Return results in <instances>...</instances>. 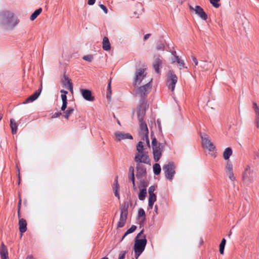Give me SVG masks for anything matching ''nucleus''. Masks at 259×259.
Returning a JSON list of instances; mask_svg holds the SVG:
<instances>
[{"instance_id": "nucleus-28", "label": "nucleus", "mask_w": 259, "mask_h": 259, "mask_svg": "<svg viewBox=\"0 0 259 259\" xmlns=\"http://www.w3.org/2000/svg\"><path fill=\"white\" fill-rule=\"evenodd\" d=\"M113 189L115 196L116 197H117L118 199H119L120 196H119V193L118 192V191L119 190V185L118 183L117 177L116 178V179L115 180V184H114Z\"/></svg>"}, {"instance_id": "nucleus-51", "label": "nucleus", "mask_w": 259, "mask_h": 259, "mask_svg": "<svg viewBox=\"0 0 259 259\" xmlns=\"http://www.w3.org/2000/svg\"><path fill=\"white\" fill-rule=\"evenodd\" d=\"M192 60H193V62H194V64H195V66H194V67L195 68V67H196V66H197V65H198V60H197V59L195 57H194V56H192Z\"/></svg>"}, {"instance_id": "nucleus-26", "label": "nucleus", "mask_w": 259, "mask_h": 259, "mask_svg": "<svg viewBox=\"0 0 259 259\" xmlns=\"http://www.w3.org/2000/svg\"><path fill=\"white\" fill-rule=\"evenodd\" d=\"M103 49L105 51H109L110 50L111 46L109 39L107 37L105 36L103 39Z\"/></svg>"}, {"instance_id": "nucleus-37", "label": "nucleus", "mask_w": 259, "mask_h": 259, "mask_svg": "<svg viewBox=\"0 0 259 259\" xmlns=\"http://www.w3.org/2000/svg\"><path fill=\"white\" fill-rule=\"evenodd\" d=\"M146 148H144L143 143L142 142H139L137 146V153L142 152L146 151Z\"/></svg>"}, {"instance_id": "nucleus-22", "label": "nucleus", "mask_w": 259, "mask_h": 259, "mask_svg": "<svg viewBox=\"0 0 259 259\" xmlns=\"http://www.w3.org/2000/svg\"><path fill=\"white\" fill-rule=\"evenodd\" d=\"M61 93H62L61 95V99L62 100V105L61 107V110L64 111L66 108H67V99L66 94H68V92L63 90H62L61 91Z\"/></svg>"}, {"instance_id": "nucleus-16", "label": "nucleus", "mask_w": 259, "mask_h": 259, "mask_svg": "<svg viewBox=\"0 0 259 259\" xmlns=\"http://www.w3.org/2000/svg\"><path fill=\"white\" fill-rule=\"evenodd\" d=\"M136 169V176L138 178H141L146 175V168L145 166L142 163H137Z\"/></svg>"}, {"instance_id": "nucleus-27", "label": "nucleus", "mask_w": 259, "mask_h": 259, "mask_svg": "<svg viewBox=\"0 0 259 259\" xmlns=\"http://www.w3.org/2000/svg\"><path fill=\"white\" fill-rule=\"evenodd\" d=\"M10 127L12 130V133L13 134H16L17 132L18 125L15 121V119L13 118H11L10 119Z\"/></svg>"}, {"instance_id": "nucleus-40", "label": "nucleus", "mask_w": 259, "mask_h": 259, "mask_svg": "<svg viewBox=\"0 0 259 259\" xmlns=\"http://www.w3.org/2000/svg\"><path fill=\"white\" fill-rule=\"evenodd\" d=\"M226 172L233 171V165L230 161H228L226 165Z\"/></svg>"}, {"instance_id": "nucleus-24", "label": "nucleus", "mask_w": 259, "mask_h": 259, "mask_svg": "<svg viewBox=\"0 0 259 259\" xmlns=\"http://www.w3.org/2000/svg\"><path fill=\"white\" fill-rule=\"evenodd\" d=\"M63 82L65 88H66L68 90H69L70 91H73L72 83L71 82V80L68 77L64 76Z\"/></svg>"}, {"instance_id": "nucleus-12", "label": "nucleus", "mask_w": 259, "mask_h": 259, "mask_svg": "<svg viewBox=\"0 0 259 259\" xmlns=\"http://www.w3.org/2000/svg\"><path fill=\"white\" fill-rule=\"evenodd\" d=\"M164 146V145L163 144L158 143L157 146L153 147V148H152L153 157L155 161H158L161 158Z\"/></svg>"}, {"instance_id": "nucleus-9", "label": "nucleus", "mask_w": 259, "mask_h": 259, "mask_svg": "<svg viewBox=\"0 0 259 259\" xmlns=\"http://www.w3.org/2000/svg\"><path fill=\"white\" fill-rule=\"evenodd\" d=\"M148 108V105L147 102L142 99L139 106L138 107L137 114L139 120L143 119L144 116L145 114L146 109Z\"/></svg>"}, {"instance_id": "nucleus-53", "label": "nucleus", "mask_w": 259, "mask_h": 259, "mask_svg": "<svg viewBox=\"0 0 259 259\" xmlns=\"http://www.w3.org/2000/svg\"><path fill=\"white\" fill-rule=\"evenodd\" d=\"M21 204V199L19 197V203H18V216H19V211H20V208Z\"/></svg>"}, {"instance_id": "nucleus-18", "label": "nucleus", "mask_w": 259, "mask_h": 259, "mask_svg": "<svg viewBox=\"0 0 259 259\" xmlns=\"http://www.w3.org/2000/svg\"><path fill=\"white\" fill-rule=\"evenodd\" d=\"M153 66L155 72L157 73H160V69L162 67V61L159 57H156L154 58Z\"/></svg>"}, {"instance_id": "nucleus-46", "label": "nucleus", "mask_w": 259, "mask_h": 259, "mask_svg": "<svg viewBox=\"0 0 259 259\" xmlns=\"http://www.w3.org/2000/svg\"><path fill=\"white\" fill-rule=\"evenodd\" d=\"M156 48H157V50H158L163 51L164 49V46L163 44L159 43V44H157Z\"/></svg>"}, {"instance_id": "nucleus-14", "label": "nucleus", "mask_w": 259, "mask_h": 259, "mask_svg": "<svg viewBox=\"0 0 259 259\" xmlns=\"http://www.w3.org/2000/svg\"><path fill=\"white\" fill-rule=\"evenodd\" d=\"M114 136L115 137V140L117 141H120L121 140L125 139H133L132 136L130 134L119 131L116 132L114 133Z\"/></svg>"}, {"instance_id": "nucleus-57", "label": "nucleus", "mask_w": 259, "mask_h": 259, "mask_svg": "<svg viewBox=\"0 0 259 259\" xmlns=\"http://www.w3.org/2000/svg\"><path fill=\"white\" fill-rule=\"evenodd\" d=\"M154 211L156 212V213H158V206L157 205L154 206Z\"/></svg>"}, {"instance_id": "nucleus-1", "label": "nucleus", "mask_w": 259, "mask_h": 259, "mask_svg": "<svg viewBox=\"0 0 259 259\" xmlns=\"http://www.w3.org/2000/svg\"><path fill=\"white\" fill-rule=\"evenodd\" d=\"M19 21L13 12L7 10L0 12V27L4 29L13 30Z\"/></svg>"}, {"instance_id": "nucleus-33", "label": "nucleus", "mask_w": 259, "mask_h": 259, "mask_svg": "<svg viewBox=\"0 0 259 259\" xmlns=\"http://www.w3.org/2000/svg\"><path fill=\"white\" fill-rule=\"evenodd\" d=\"M42 11L41 8H39L37 10H36L30 16V20L31 21L34 20L35 19L37 18V17L40 14V13Z\"/></svg>"}, {"instance_id": "nucleus-49", "label": "nucleus", "mask_w": 259, "mask_h": 259, "mask_svg": "<svg viewBox=\"0 0 259 259\" xmlns=\"http://www.w3.org/2000/svg\"><path fill=\"white\" fill-rule=\"evenodd\" d=\"M99 7L101 9L103 10V11L104 12L105 14H107L108 13V9L103 4H100L99 5Z\"/></svg>"}, {"instance_id": "nucleus-36", "label": "nucleus", "mask_w": 259, "mask_h": 259, "mask_svg": "<svg viewBox=\"0 0 259 259\" xmlns=\"http://www.w3.org/2000/svg\"><path fill=\"white\" fill-rule=\"evenodd\" d=\"M226 239L223 238L222 240V241L220 244V246H219V251H220V252L221 254H224V248H225V244H226Z\"/></svg>"}, {"instance_id": "nucleus-32", "label": "nucleus", "mask_w": 259, "mask_h": 259, "mask_svg": "<svg viewBox=\"0 0 259 259\" xmlns=\"http://www.w3.org/2000/svg\"><path fill=\"white\" fill-rule=\"evenodd\" d=\"M147 195V190L146 188H143L140 190L138 197L140 200H144Z\"/></svg>"}, {"instance_id": "nucleus-44", "label": "nucleus", "mask_w": 259, "mask_h": 259, "mask_svg": "<svg viewBox=\"0 0 259 259\" xmlns=\"http://www.w3.org/2000/svg\"><path fill=\"white\" fill-rule=\"evenodd\" d=\"M210 3L212 4V5L217 8L220 7V4L218 3V2L220 1V0H209Z\"/></svg>"}, {"instance_id": "nucleus-47", "label": "nucleus", "mask_w": 259, "mask_h": 259, "mask_svg": "<svg viewBox=\"0 0 259 259\" xmlns=\"http://www.w3.org/2000/svg\"><path fill=\"white\" fill-rule=\"evenodd\" d=\"M126 252L125 251H122L119 253L118 259H124L125 255Z\"/></svg>"}, {"instance_id": "nucleus-25", "label": "nucleus", "mask_w": 259, "mask_h": 259, "mask_svg": "<svg viewBox=\"0 0 259 259\" xmlns=\"http://www.w3.org/2000/svg\"><path fill=\"white\" fill-rule=\"evenodd\" d=\"M129 175L128 179L132 182L133 186L134 189H136L135 182L134 167L132 166H130L128 169Z\"/></svg>"}, {"instance_id": "nucleus-60", "label": "nucleus", "mask_w": 259, "mask_h": 259, "mask_svg": "<svg viewBox=\"0 0 259 259\" xmlns=\"http://www.w3.org/2000/svg\"><path fill=\"white\" fill-rule=\"evenodd\" d=\"M18 177H19V179H20V174L19 173V175H18ZM20 180L19 181V182H18V184H20Z\"/></svg>"}, {"instance_id": "nucleus-29", "label": "nucleus", "mask_w": 259, "mask_h": 259, "mask_svg": "<svg viewBox=\"0 0 259 259\" xmlns=\"http://www.w3.org/2000/svg\"><path fill=\"white\" fill-rule=\"evenodd\" d=\"M156 200V196L155 194L149 195L148 198V207L150 209H152L154 202Z\"/></svg>"}, {"instance_id": "nucleus-50", "label": "nucleus", "mask_w": 259, "mask_h": 259, "mask_svg": "<svg viewBox=\"0 0 259 259\" xmlns=\"http://www.w3.org/2000/svg\"><path fill=\"white\" fill-rule=\"evenodd\" d=\"M180 59V58L179 57V56L176 55H174V57L172 58V63H175V62H178V61Z\"/></svg>"}, {"instance_id": "nucleus-38", "label": "nucleus", "mask_w": 259, "mask_h": 259, "mask_svg": "<svg viewBox=\"0 0 259 259\" xmlns=\"http://www.w3.org/2000/svg\"><path fill=\"white\" fill-rule=\"evenodd\" d=\"M137 228V227L135 225H132L130 228H129L126 232L125 233L124 235H123L122 240L123 239V238L128 234L132 233L134 232Z\"/></svg>"}, {"instance_id": "nucleus-61", "label": "nucleus", "mask_w": 259, "mask_h": 259, "mask_svg": "<svg viewBox=\"0 0 259 259\" xmlns=\"http://www.w3.org/2000/svg\"><path fill=\"white\" fill-rule=\"evenodd\" d=\"M201 67H202L203 68H204V65H201Z\"/></svg>"}, {"instance_id": "nucleus-17", "label": "nucleus", "mask_w": 259, "mask_h": 259, "mask_svg": "<svg viewBox=\"0 0 259 259\" xmlns=\"http://www.w3.org/2000/svg\"><path fill=\"white\" fill-rule=\"evenodd\" d=\"M80 92L85 100L88 101H93L94 100V97L92 96L91 91L87 89H81Z\"/></svg>"}, {"instance_id": "nucleus-30", "label": "nucleus", "mask_w": 259, "mask_h": 259, "mask_svg": "<svg viewBox=\"0 0 259 259\" xmlns=\"http://www.w3.org/2000/svg\"><path fill=\"white\" fill-rule=\"evenodd\" d=\"M232 150L231 148H226L223 152V157L224 159L228 160L232 154Z\"/></svg>"}, {"instance_id": "nucleus-34", "label": "nucleus", "mask_w": 259, "mask_h": 259, "mask_svg": "<svg viewBox=\"0 0 259 259\" xmlns=\"http://www.w3.org/2000/svg\"><path fill=\"white\" fill-rule=\"evenodd\" d=\"M153 172L155 175H158L161 172V167L158 163H155L153 166Z\"/></svg>"}, {"instance_id": "nucleus-20", "label": "nucleus", "mask_w": 259, "mask_h": 259, "mask_svg": "<svg viewBox=\"0 0 259 259\" xmlns=\"http://www.w3.org/2000/svg\"><path fill=\"white\" fill-rule=\"evenodd\" d=\"M41 92V88L40 89H38V90L36 91L34 94H33L32 95H31L30 97H29L25 102H24V104H26L30 102H32L35 100L37 99V98L39 97V95L40 94V93Z\"/></svg>"}, {"instance_id": "nucleus-2", "label": "nucleus", "mask_w": 259, "mask_h": 259, "mask_svg": "<svg viewBox=\"0 0 259 259\" xmlns=\"http://www.w3.org/2000/svg\"><path fill=\"white\" fill-rule=\"evenodd\" d=\"M147 244V240L145 236H143L142 239H135V242L134 245V252L135 258L138 259L140 255L144 250L145 246Z\"/></svg>"}, {"instance_id": "nucleus-45", "label": "nucleus", "mask_w": 259, "mask_h": 259, "mask_svg": "<svg viewBox=\"0 0 259 259\" xmlns=\"http://www.w3.org/2000/svg\"><path fill=\"white\" fill-rule=\"evenodd\" d=\"M155 190V188L154 186H150L148 189L149 195L155 194L154 193Z\"/></svg>"}, {"instance_id": "nucleus-8", "label": "nucleus", "mask_w": 259, "mask_h": 259, "mask_svg": "<svg viewBox=\"0 0 259 259\" xmlns=\"http://www.w3.org/2000/svg\"><path fill=\"white\" fill-rule=\"evenodd\" d=\"M146 68H139L136 70L135 72V77L134 79V84L135 85L140 84L142 80L146 77Z\"/></svg>"}, {"instance_id": "nucleus-35", "label": "nucleus", "mask_w": 259, "mask_h": 259, "mask_svg": "<svg viewBox=\"0 0 259 259\" xmlns=\"http://www.w3.org/2000/svg\"><path fill=\"white\" fill-rule=\"evenodd\" d=\"M145 212L143 208H140L138 210V218L141 219V222H144L145 220Z\"/></svg>"}, {"instance_id": "nucleus-59", "label": "nucleus", "mask_w": 259, "mask_h": 259, "mask_svg": "<svg viewBox=\"0 0 259 259\" xmlns=\"http://www.w3.org/2000/svg\"><path fill=\"white\" fill-rule=\"evenodd\" d=\"M2 118H3V115L1 113H0V121L1 120Z\"/></svg>"}, {"instance_id": "nucleus-21", "label": "nucleus", "mask_w": 259, "mask_h": 259, "mask_svg": "<svg viewBox=\"0 0 259 259\" xmlns=\"http://www.w3.org/2000/svg\"><path fill=\"white\" fill-rule=\"evenodd\" d=\"M19 229L21 233V237L23 235V233L27 230V223L25 219H20L19 220Z\"/></svg>"}, {"instance_id": "nucleus-6", "label": "nucleus", "mask_w": 259, "mask_h": 259, "mask_svg": "<svg viewBox=\"0 0 259 259\" xmlns=\"http://www.w3.org/2000/svg\"><path fill=\"white\" fill-rule=\"evenodd\" d=\"M152 81V79L147 82L145 85L140 87L138 88L136 91V94L139 97L143 98L146 96L151 90V82Z\"/></svg>"}, {"instance_id": "nucleus-23", "label": "nucleus", "mask_w": 259, "mask_h": 259, "mask_svg": "<svg viewBox=\"0 0 259 259\" xmlns=\"http://www.w3.org/2000/svg\"><path fill=\"white\" fill-rule=\"evenodd\" d=\"M0 255L1 259H8V252L6 246L2 242L0 248Z\"/></svg>"}, {"instance_id": "nucleus-43", "label": "nucleus", "mask_w": 259, "mask_h": 259, "mask_svg": "<svg viewBox=\"0 0 259 259\" xmlns=\"http://www.w3.org/2000/svg\"><path fill=\"white\" fill-rule=\"evenodd\" d=\"M111 80L109 81L108 86H107V98H110V95L111 93Z\"/></svg>"}, {"instance_id": "nucleus-15", "label": "nucleus", "mask_w": 259, "mask_h": 259, "mask_svg": "<svg viewBox=\"0 0 259 259\" xmlns=\"http://www.w3.org/2000/svg\"><path fill=\"white\" fill-rule=\"evenodd\" d=\"M252 171L250 168V166L247 165L243 173L242 178L243 181L246 182L250 181L252 179Z\"/></svg>"}, {"instance_id": "nucleus-7", "label": "nucleus", "mask_w": 259, "mask_h": 259, "mask_svg": "<svg viewBox=\"0 0 259 259\" xmlns=\"http://www.w3.org/2000/svg\"><path fill=\"white\" fill-rule=\"evenodd\" d=\"M135 161L139 163L150 164V159L146 151L137 153L135 156Z\"/></svg>"}, {"instance_id": "nucleus-54", "label": "nucleus", "mask_w": 259, "mask_h": 259, "mask_svg": "<svg viewBox=\"0 0 259 259\" xmlns=\"http://www.w3.org/2000/svg\"><path fill=\"white\" fill-rule=\"evenodd\" d=\"M143 230H141V232L137 234L135 239H139L141 237V235L143 234Z\"/></svg>"}, {"instance_id": "nucleus-3", "label": "nucleus", "mask_w": 259, "mask_h": 259, "mask_svg": "<svg viewBox=\"0 0 259 259\" xmlns=\"http://www.w3.org/2000/svg\"><path fill=\"white\" fill-rule=\"evenodd\" d=\"M175 168V165L172 162H169L163 166L165 176L168 180L171 181L173 179L176 173Z\"/></svg>"}, {"instance_id": "nucleus-4", "label": "nucleus", "mask_w": 259, "mask_h": 259, "mask_svg": "<svg viewBox=\"0 0 259 259\" xmlns=\"http://www.w3.org/2000/svg\"><path fill=\"white\" fill-rule=\"evenodd\" d=\"M140 135L143 141H146L147 147L150 148V141L148 139V129L146 123L143 120H139Z\"/></svg>"}, {"instance_id": "nucleus-39", "label": "nucleus", "mask_w": 259, "mask_h": 259, "mask_svg": "<svg viewBox=\"0 0 259 259\" xmlns=\"http://www.w3.org/2000/svg\"><path fill=\"white\" fill-rule=\"evenodd\" d=\"M177 63L179 64V67L180 70L184 68H187V67L185 66L184 61L181 60L180 58L178 61Z\"/></svg>"}, {"instance_id": "nucleus-19", "label": "nucleus", "mask_w": 259, "mask_h": 259, "mask_svg": "<svg viewBox=\"0 0 259 259\" xmlns=\"http://www.w3.org/2000/svg\"><path fill=\"white\" fill-rule=\"evenodd\" d=\"M252 108L255 113V125L257 128H259V106L253 102Z\"/></svg>"}, {"instance_id": "nucleus-56", "label": "nucleus", "mask_w": 259, "mask_h": 259, "mask_svg": "<svg viewBox=\"0 0 259 259\" xmlns=\"http://www.w3.org/2000/svg\"><path fill=\"white\" fill-rule=\"evenodd\" d=\"M150 35H151V34H146V35L144 36V40H147V39H148Z\"/></svg>"}, {"instance_id": "nucleus-13", "label": "nucleus", "mask_w": 259, "mask_h": 259, "mask_svg": "<svg viewBox=\"0 0 259 259\" xmlns=\"http://www.w3.org/2000/svg\"><path fill=\"white\" fill-rule=\"evenodd\" d=\"M190 9L195 11V13L203 20H206L207 19V14L200 6H196L195 8L190 6Z\"/></svg>"}, {"instance_id": "nucleus-58", "label": "nucleus", "mask_w": 259, "mask_h": 259, "mask_svg": "<svg viewBox=\"0 0 259 259\" xmlns=\"http://www.w3.org/2000/svg\"><path fill=\"white\" fill-rule=\"evenodd\" d=\"M26 259H34L33 257L31 256H28L27 257V258Z\"/></svg>"}, {"instance_id": "nucleus-55", "label": "nucleus", "mask_w": 259, "mask_h": 259, "mask_svg": "<svg viewBox=\"0 0 259 259\" xmlns=\"http://www.w3.org/2000/svg\"><path fill=\"white\" fill-rule=\"evenodd\" d=\"M96 0H88V3L89 5H93L95 4Z\"/></svg>"}, {"instance_id": "nucleus-5", "label": "nucleus", "mask_w": 259, "mask_h": 259, "mask_svg": "<svg viewBox=\"0 0 259 259\" xmlns=\"http://www.w3.org/2000/svg\"><path fill=\"white\" fill-rule=\"evenodd\" d=\"M178 81V77L172 71H169L167 75V86L173 92Z\"/></svg>"}, {"instance_id": "nucleus-41", "label": "nucleus", "mask_w": 259, "mask_h": 259, "mask_svg": "<svg viewBox=\"0 0 259 259\" xmlns=\"http://www.w3.org/2000/svg\"><path fill=\"white\" fill-rule=\"evenodd\" d=\"M82 59L89 62H91L93 60V56L92 55H88L86 56H84L82 58Z\"/></svg>"}, {"instance_id": "nucleus-11", "label": "nucleus", "mask_w": 259, "mask_h": 259, "mask_svg": "<svg viewBox=\"0 0 259 259\" xmlns=\"http://www.w3.org/2000/svg\"><path fill=\"white\" fill-rule=\"evenodd\" d=\"M127 216V206H124L121 209L119 221L117 224L118 228H122L125 224Z\"/></svg>"}, {"instance_id": "nucleus-48", "label": "nucleus", "mask_w": 259, "mask_h": 259, "mask_svg": "<svg viewBox=\"0 0 259 259\" xmlns=\"http://www.w3.org/2000/svg\"><path fill=\"white\" fill-rule=\"evenodd\" d=\"M158 143H157V140L155 137H154L152 138V147L153 148V147H156L158 146Z\"/></svg>"}, {"instance_id": "nucleus-31", "label": "nucleus", "mask_w": 259, "mask_h": 259, "mask_svg": "<svg viewBox=\"0 0 259 259\" xmlns=\"http://www.w3.org/2000/svg\"><path fill=\"white\" fill-rule=\"evenodd\" d=\"M74 109L73 107H69L67 110H65L64 111L63 113L64 115V117L65 118L68 119L70 116V115L73 113Z\"/></svg>"}, {"instance_id": "nucleus-42", "label": "nucleus", "mask_w": 259, "mask_h": 259, "mask_svg": "<svg viewBox=\"0 0 259 259\" xmlns=\"http://www.w3.org/2000/svg\"><path fill=\"white\" fill-rule=\"evenodd\" d=\"M226 173L231 181H234L235 180V177L234 176L233 171L226 172Z\"/></svg>"}, {"instance_id": "nucleus-10", "label": "nucleus", "mask_w": 259, "mask_h": 259, "mask_svg": "<svg viewBox=\"0 0 259 259\" xmlns=\"http://www.w3.org/2000/svg\"><path fill=\"white\" fill-rule=\"evenodd\" d=\"M201 138L202 139V144L204 148L207 149L209 151H213L215 150V146L207 135L205 134L201 135Z\"/></svg>"}, {"instance_id": "nucleus-52", "label": "nucleus", "mask_w": 259, "mask_h": 259, "mask_svg": "<svg viewBox=\"0 0 259 259\" xmlns=\"http://www.w3.org/2000/svg\"><path fill=\"white\" fill-rule=\"evenodd\" d=\"M62 114V113L60 112H56L52 116V118H56V117H59L60 115H61Z\"/></svg>"}]
</instances>
